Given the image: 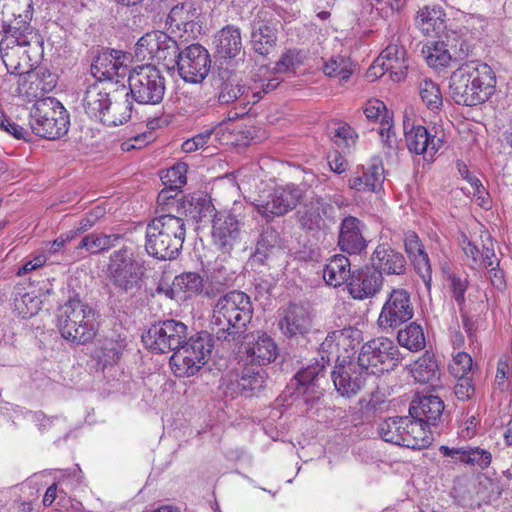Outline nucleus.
I'll list each match as a JSON object with an SVG mask.
<instances>
[{
	"label": "nucleus",
	"instance_id": "a211bd4d",
	"mask_svg": "<svg viewBox=\"0 0 512 512\" xmlns=\"http://www.w3.org/2000/svg\"><path fill=\"white\" fill-rule=\"evenodd\" d=\"M215 57L224 60L227 65L232 62L244 64L245 51L242 48L241 33L239 28L225 26L214 37Z\"/></svg>",
	"mask_w": 512,
	"mask_h": 512
},
{
	"label": "nucleus",
	"instance_id": "79ce46f5",
	"mask_svg": "<svg viewBox=\"0 0 512 512\" xmlns=\"http://www.w3.org/2000/svg\"><path fill=\"white\" fill-rule=\"evenodd\" d=\"M409 422V417H389L382 421L378 426V434L385 442L402 446L403 432H405L406 424Z\"/></svg>",
	"mask_w": 512,
	"mask_h": 512
},
{
	"label": "nucleus",
	"instance_id": "774afa93",
	"mask_svg": "<svg viewBox=\"0 0 512 512\" xmlns=\"http://www.w3.org/2000/svg\"><path fill=\"white\" fill-rule=\"evenodd\" d=\"M332 140L337 144L349 145V141L354 142L356 137L354 130L348 124H340L337 128L331 132Z\"/></svg>",
	"mask_w": 512,
	"mask_h": 512
},
{
	"label": "nucleus",
	"instance_id": "bb28decb",
	"mask_svg": "<svg viewBox=\"0 0 512 512\" xmlns=\"http://www.w3.org/2000/svg\"><path fill=\"white\" fill-rule=\"evenodd\" d=\"M444 411V402L435 395H424L414 399L409 408V414L427 426L437 427L441 422Z\"/></svg>",
	"mask_w": 512,
	"mask_h": 512
},
{
	"label": "nucleus",
	"instance_id": "72a5a7b5",
	"mask_svg": "<svg viewBox=\"0 0 512 512\" xmlns=\"http://www.w3.org/2000/svg\"><path fill=\"white\" fill-rule=\"evenodd\" d=\"M158 41L156 62L162 64L168 72H175L178 65V58H180L182 48H184L186 42L183 40L176 41L163 31H160Z\"/></svg>",
	"mask_w": 512,
	"mask_h": 512
},
{
	"label": "nucleus",
	"instance_id": "680f3d73",
	"mask_svg": "<svg viewBox=\"0 0 512 512\" xmlns=\"http://www.w3.org/2000/svg\"><path fill=\"white\" fill-rule=\"evenodd\" d=\"M364 114L369 121H377L386 115H391L384 102L378 99L369 100L364 107Z\"/></svg>",
	"mask_w": 512,
	"mask_h": 512
},
{
	"label": "nucleus",
	"instance_id": "58836bf2",
	"mask_svg": "<svg viewBox=\"0 0 512 512\" xmlns=\"http://www.w3.org/2000/svg\"><path fill=\"white\" fill-rule=\"evenodd\" d=\"M122 238L120 234L90 233L80 240L75 249H85L89 254L96 255L116 246Z\"/></svg>",
	"mask_w": 512,
	"mask_h": 512
},
{
	"label": "nucleus",
	"instance_id": "423d86ee",
	"mask_svg": "<svg viewBox=\"0 0 512 512\" xmlns=\"http://www.w3.org/2000/svg\"><path fill=\"white\" fill-rule=\"evenodd\" d=\"M144 276V262L137 258L132 247L122 246L110 254L107 278L118 293L135 295L142 288Z\"/></svg>",
	"mask_w": 512,
	"mask_h": 512
},
{
	"label": "nucleus",
	"instance_id": "cd10ccee",
	"mask_svg": "<svg viewBox=\"0 0 512 512\" xmlns=\"http://www.w3.org/2000/svg\"><path fill=\"white\" fill-rule=\"evenodd\" d=\"M384 179L382 161L375 157L366 166L363 165L361 172L357 171L355 176L349 180V187L362 192H376L382 188Z\"/></svg>",
	"mask_w": 512,
	"mask_h": 512
},
{
	"label": "nucleus",
	"instance_id": "b1692460",
	"mask_svg": "<svg viewBox=\"0 0 512 512\" xmlns=\"http://www.w3.org/2000/svg\"><path fill=\"white\" fill-rule=\"evenodd\" d=\"M324 362L316 361V363L308 365L300 370L293 378L295 381V393L304 397V402L312 405L315 400L319 399L320 392L317 391L320 377L325 373Z\"/></svg>",
	"mask_w": 512,
	"mask_h": 512
},
{
	"label": "nucleus",
	"instance_id": "603ef678",
	"mask_svg": "<svg viewBox=\"0 0 512 512\" xmlns=\"http://www.w3.org/2000/svg\"><path fill=\"white\" fill-rule=\"evenodd\" d=\"M187 169L188 166L185 163L175 164L166 171L165 175L162 176L161 179L166 186H169L171 189L178 190L186 184Z\"/></svg>",
	"mask_w": 512,
	"mask_h": 512
},
{
	"label": "nucleus",
	"instance_id": "f03ea898",
	"mask_svg": "<svg viewBox=\"0 0 512 512\" xmlns=\"http://www.w3.org/2000/svg\"><path fill=\"white\" fill-rule=\"evenodd\" d=\"M253 310L250 297L242 291L233 290L222 295L213 307L211 321L216 339L230 343L249 334L246 330L252 321Z\"/></svg>",
	"mask_w": 512,
	"mask_h": 512
},
{
	"label": "nucleus",
	"instance_id": "9d476101",
	"mask_svg": "<svg viewBox=\"0 0 512 512\" xmlns=\"http://www.w3.org/2000/svg\"><path fill=\"white\" fill-rule=\"evenodd\" d=\"M403 357L398 346L389 338L378 337L362 345L357 362L366 375H381L394 370Z\"/></svg>",
	"mask_w": 512,
	"mask_h": 512
},
{
	"label": "nucleus",
	"instance_id": "f704fd0d",
	"mask_svg": "<svg viewBox=\"0 0 512 512\" xmlns=\"http://www.w3.org/2000/svg\"><path fill=\"white\" fill-rule=\"evenodd\" d=\"M219 84L218 100L221 104L234 102L240 96L244 95L249 89L246 85H240L229 68L218 67L217 80Z\"/></svg>",
	"mask_w": 512,
	"mask_h": 512
},
{
	"label": "nucleus",
	"instance_id": "4468645a",
	"mask_svg": "<svg viewBox=\"0 0 512 512\" xmlns=\"http://www.w3.org/2000/svg\"><path fill=\"white\" fill-rule=\"evenodd\" d=\"M366 374L360 370L358 362L343 359L336 360L331 378L336 391L343 397L355 396L365 385Z\"/></svg>",
	"mask_w": 512,
	"mask_h": 512
},
{
	"label": "nucleus",
	"instance_id": "052dcab7",
	"mask_svg": "<svg viewBox=\"0 0 512 512\" xmlns=\"http://www.w3.org/2000/svg\"><path fill=\"white\" fill-rule=\"evenodd\" d=\"M449 281L452 296L460 308H462L465 303V292L468 287V281L466 278H462L456 274L449 275Z\"/></svg>",
	"mask_w": 512,
	"mask_h": 512
},
{
	"label": "nucleus",
	"instance_id": "9b49d317",
	"mask_svg": "<svg viewBox=\"0 0 512 512\" xmlns=\"http://www.w3.org/2000/svg\"><path fill=\"white\" fill-rule=\"evenodd\" d=\"M187 326L180 320H159L142 334V341L154 354L175 351L187 339Z\"/></svg>",
	"mask_w": 512,
	"mask_h": 512
},
{
	"label": "nucleus",
	"instance_id": "37998d69",
	"mask_svg": "<svg viewBox=\"0 0 512 512\" xmlns=\"http://www.w3.org/2000/svg\"><path fill=\"white\" fill-rule=\"evenodd\" d=\"M24 288L18 287L14 292V311L24 319L31 318L41 309L42 301L33 292H23Z\"/></svg>",
	"mask_w": 512,
	"mask_h": 512
},
{
	"label": "nucleus",
	"instance_id": "3c124183",
	"mask_svg": "<svg viewBox=\"0 0 512 512\" xmlns=\"http://www.w3.org/2000/svg\"><path fill=\"white\" fill-rule=\"evenodd\" d=\"M278 348L268 335L258 336V365H266L276 360Z\"/></svg>",
	"mask_w": 512,
	"mask_h": 512
},
{
	"label": "nucleus",
	"instance_id": "5fc2aeb1",
	"mask_svg": "<svg viewBox=\"0 0 512 512\" xmlns=\"http://www.w3.org/2000/svg\"><path fill=\"white\" fill-rule=\"evenodd\" d=\"M259 35L258 44L260 47H258V54L266 56L274 52L277 40L276 29L267 25L261 26Z\"/></svg>",
	"mask_w": 512,
	"mask_h": 512
},
{
	"label": "nucleus",
	"instance_id": "a19ab883",
	"mask_svg": "<svg viewBox=\"0 0 512 512\" xmlns=\"http://www.w3.org/2000/svg\"><path fill=\"white\" fill-rule=\"evenodd\" d=\"M398 344L411 352H418L425 348L426 338L423 328L417 322H410L397 332Z\"/></svg>",
	"mask_w": 512,
	"mask_h": 512
},
{
	"label": "nucleus",
	"instance_id": "69168bd1",
	"mask_svg": "<svg viewBox=\"0 0 512 512\" xmlns=\"http://www.w3.org/2000/svg\"><path fill=\"white\" fill-rule=\"evenodd\" d=\"M457 384L454 388V393L457 399L461 401L469 400L475 393V387L472 382V378L469 376L456 377Z\"/></svg>",
	"mask_w": 512,
	"mask_h": 512
},
{
	"label": "nucleus",
	"instance_id": "f8f14e48",
	"mask_svg": "<svg viewBox=\"0 0 512 512\" xmlns=\"http://www.w3.org/2000/svg\"><path fill=\"white\" fill-rule=\"evenodd\" d=\"M413 316L414 305L411 293L404 288H393L381 308L377 324L383 331L395 330L410 321Z\"/></svg>",
	"mask_w": 512,
	"mask_h": 512
},
{
	"label": "nucleus",
	"instance_id": "0eeeda50",
	"mask_svg": "<svg viewBox=\"0 0 512 512\" xmlns=\"http://www.w3.org/2000/svg\"><path fill=\"white\" fill-rule=\"evenodd\" d=\"M29 114L31 132L36 136L56 140L68 132L69 114L62 103L54 97L36 100Z\"/></svg>",
	"mask_w": 512,
	"mask_h": 512
},
{
	"label": "nucleus",
	"instance_id": "6e6d98bb",
	"mask_svg": "<svg viewBox=\"0 0 512 512\" xmlns=\"http://www.w3.org/2000/svg\"><path fill=\"white\" fill-rule=\"evenodd\" d=\"M6 6L10 17H22L32 20L34 8L32 0H6Z\"/></svg>",
	"mask_w": 512,
	"mask_h": 512
},
{
	"label": "nucleus",
	"instance_id": "f3484780",
	"mask_svg": "<svg viewBox=\"0 0 512 512\" xmlns=\"http://www.w3.org/2000/svg\"><path fill=\"white\" fill-rule=\"evenodd\" d=\"M302 198V190L295 185L277 187L268 195L266 201L258 204V213L266 217L282 216L294 209Z\"/></svg>",
	"mask_w": 512,
	"mask_h": 512
},
{
	"label": "nucleus",
	"instance_id": "e433bc0d",
	"mask_svg": "<svg viewBox=\"0 0 512 512\" xmlns=\"http://www.w3.org/2000/svg\"><path fill=\"white\" fill-rule=\"evenodd\" d=\"M93 62L91 64V73L97 79L96 81L112 82L114 77L115 56L113 49L97 47L92 50Z\"/></svg>",
	"mask_w": 512,
	"mask_h": 512
},
{
	"label": "nucleus",
	"instance_id": "39448f33",
	"mask_svg": "<svg viewBox=\"0 0 512 512\" xmlns=\"http://www.w3.org/2000/svg\"><path fill=\"white\" fill-rule=\"evenodd\" d=\"M112 88V82L95 81L87 87L82 99V106L88 117L107 127L126 123L131 118L133 111L132 102L128 99L123 108L112 105L110 95Z\"/></svg>",
	"mask_w": 512,
	"mask_h": 512
},
{
	"label": "nucleus",
	"instance_id": "ea45409f",
	"mask_svg": "<svg viewBox=\"0 0 512 512\" xmlns=\"http://www.w3.org/2000/svg\"><path fill=\"white\" fill-rule=\"evenodd\" d=\"M412 375L414 379L419 383H431L439 380L440 370L433 354L428 352L424 353L418 358L413 366Z\"/></svg>",
	"mask_w": 512,
	"mask_h": 512
},
{
	"label": "nucleus",
	"instance_id": "c85d7f7f",
	"mask_svg": "<svg viewBox=\"0 0 512 512\" xmlns=\"http://www.w3.org/2000/svg\"><path fill=\"white\" fill-rule=\"evenodd\" d=\"M32 20L22 19V17H12L7 23L2 39L9 42L18 43L22 46H36L42 48L44 39L39 30L31 25Z\"/></svg>",
	"mask_w": 512,
	"mask_h": 512
},
{
	"label": "nucleus",
	"instance_id": "7ed1b4c3",
	"mask_svg": "<svg viewBox=\"0 0 512 512\" xmlns=\"http://www.w3.org/2000/svg\"><path fill=\"white\" fill-rule=\"evenodd\" d=\"M186 236L181 217L163 214L151 220L146 229V252L158 260L175 259L182 250Z\"/></svg>",
	"mask_w": 512,
	"mask_h": 512
},
{
	"label": "nucleus",
	"instance_id": "4be33fe9",
	"mask_svg": "<svg viewBox=\"0 0 512 512\" xmlns=\"http://www.w3.org/2000/svg\"><path fill=\"white\" fill-rule=\"evenodd\" d=\"M212 222V237L218 248L228 253L241 234V224L235 215L216 213Z\"/></svg>",
	"mask_w": 512,
	"mask_h": 512
},
{
	"label": "nucleus",
	"instance_id": "aec40b11",
	"mask_svg": "<svg viewBox=\"0 0 512 512\" xmlns=\"http://www.w3.org/2000/svg\"><path fill=\"white\" fill-rule=\"evenodd\" d=\"M334 207L320 197L312 198L300 207L296 212L299 226L307 231H319L324 229L323 217L330 219Z\"/></svg>",
	"mask_w": 512,
	"mask_h": 512
},
{
	"label": "nucleus",
	"instance_id": "8fccbe9b",
	"mask_svg": "<svg viewBox=\"0 0 512 512\" xmlns=\"http://www.w3.org/2000/svg\"><path fill=\"white\" fill-rule=\"evenodd\" d=\"M323 72L329 77L348 80L352 74L351 63L344 57L331 58L324 64Z\"/></svg>",
	"mask_w": 512,
	"mask_h": 512
},
{
	"label": "nucleus",
	"instance_id": "2f4dec72",
	"mask_svg": "<svg viewBox=\"0 0 512 512\" xmlns=\"http://www.w3.org/2000/svg\"><path fill=\"white\" fill-rule=\"evenodd\" d=\"M22 45L1 39L0 55L8 71L13 75H24L30 72L32 65L29 63L30 57L22 50Z\"/></svg>",
	"mask_w": 512,
	"mask_h": 512
},
{
	"label": "nucleus",
	"instance_id": "864d4df0",
	"mask_svg": "<svg viewBox=\"0 0 512 512\" xmlns=\"http://www.w3.org/2000/svg\"><path fill=\"white\" fill-rule=\"evenodd\" d=\"M0 129L9 133L17 140H23L25 142L32 140L31 132L7 118L2 109H0Z\"/></svg>",
	"mask_w": 512,
	"mask_h": 512
},
{
	"label": "nucleus",
	"instance_id": "ddd939ff",
	"mask_svg": "<svg viewBox=\"0 0 512 512\" xmlns=\"http://www.w3.org/2000/svg\"><path fill=\"white\" fill-rule=\"evenodd\" d=\"M177 63L175 71L179 77L187 83L198 84L208 76L212 61L204 46L199 43H185Z\"/></svg>",
	"mask_w": 512,
	"mask_h": 512
},
{
	"label": "nucleus",
	"instance_id": "c9c22d12",
	"mask_svg": "<svg viewBox=\"0 0 512 512\" xmlns=\"http://www.w3.org/2000/svg\"><path fill=\"white\" fill-rule=\"evenodd\" d=\"M351 264L349 259L341 254L333 256L323 269V279L332 287H338L350 281Z\"/></svg>",
	"mask_w": 512,
	"mask_h": 512
},
{
	"label": "nucleus",
	"instance_id": "bf43d9fd",
	"mask_svg": "<svg viewBox=\"0 0 512 512\" xmlns=\"http://www.w3.org/2000/svg\"><path fill=\"white\" fill-rule=\"evenodd\" d=\"M379 135L386 147L393 150L397 147V138L393 131L391 115H386L380 120Z\"/></svg>",
	"mask_w": 512,
	"mask_h": 512
},
{
	"label": "nucleus",
	"instance_id": "4c0bfd02",
	"mask_svg": "<svg viewBox=\"0 0 512 512\" xmlns=\"http://www.w3.org/2000/svg\"><path fill=\"white\" fill-rule=\"evenodd\" d=\"M431 433L429 426L410 416L403 432L402 446L411 449L425 448L431 442Z\"/></svg>",
	"mask_w": 512,
	"mask_h": 512
},
{
	"label": "nucleus",
	"instance_id": "dca6fc26",
	"mask_svg": "<svg viewBox=\"0 0 512 512\" xmlns=\"http://www.w3.org/2000/svg\"><path fill=\"white\" fill-rule=\"evenodd\" d=\"M384 277L370 265L352 272L347 289L353 299L365 300L373 298L382 289Z\"/></svg>",
	"mask_w": 512,
	"mask_h": 512
},
{
	"label": "nucleus",
	"instance_id": "c03bdc74",
	"mask_svg": "<svg viewBox=\"0 0 512 512\" xmlns=\"http://www.w3.org/2000/svg\"><path fill=\"white\" fill-rule=\"evenodd\" d=\"M200 10L192 1H185L175 5L169 12L167 24L170 27L180 28L200 18Z\"/></svg>",
	"mask_w": 512,
	"mask_h": 512
},
{
	"label": "nucleus",
	"instance_id": "0e129e2a",
	"mask_svg": "<svg viewBox=\"0 0 512 512\" xmlns=\"http://www.w3.org/2000/svg\"><path fill=\"white\" fill-rule=\"evenodd\" d=\"M106 211L102 206H95L89 210L83 218L80 219L77 225V231L85 232L93 227L99 219L104 217Z\"/></svg>",
	"mask_w": 512,
	"mask_h": 512
},
{
	"label": "nucleus",
	"instance_id": "412c9836",
	"mask_svg": "<svg viewBox=\"0 0 512 512\" xmlns=\"http://www.w3.org/2000/svg\"><path fill=\"white\" fill-rule=\"evenodd\" d=\"M362 222L351 215L344 217L339 226L338 246L349 255H360L366 250L367 241L362 234Z\"/></svg>",
	"mask_w": 512,
	"mask_h": 512
},
{
	"label": "nucleus",
	"instance_id": "7c9ffc66",
	"mask_svg": "<svg viewBox=\"0 0 512 512\" xmlns=\"http://www.w3.org/2000/svg\"><path fill=\"white\" fill-rule=\"evenodd\" d=\"M125 347V339L119 335L104 337L98 340L92 355L93 359L97 362L98 369L104 371L107 367L116 365Z\"/></svg>",
	"mask_w": 512,
	"mask_h": 512
},
{
	"label": "nucleus",
	"instance_id": "c756f323",
	"mask_svg": "<svg viewBox=\"0 0 512 512\" xmlns=\"http://www.w3.org/2000/svg\"><path fill=\"white\" fill-rule=\"evenodd\" d=\"M381 65L386 68L391 80L400 82L405 79L409 67L406 49L398 43H390L378 56Z\"/></svg>",
	"mask_w": 512,
	"mask_h": 512
},
{
	"label": "nucleus",
	"instance_id": "e2e57ef3",
	"mask_svg": "<svg viewBox=\"0 0 512 512\" xmlns=\"http://www.w3.org/2000/svg\"><path fill=\"white\" fill-rule=\"evenodd\" d=\"M343 337V333L341 331H332L328 333L325 340L321 343L319 347V353L321 354V362L324 364H328L330 362L329 355L333 352L334 348L337 347L339 340Z\"/></svg>",
	"mask_w": 512,
	"mask_h": 512
},
{
	"label": "nucleus",
	"instance_id": "393cba45",
	"mask_svg": "<svg viewBox=\"0 0 512 512\" xmlns=\"http://www.w3.org/2000/svg\"><path fill=\"white\" fill-rule=\"evenodd\" d=\"M177 210L196 223L211 222L217 213L210 197L204 193H195L176 200Z\"/></svg>",
	"mask_w": 512,
	"mask_h": 512
},
{
	"label": "nucleus",
	"instance_id": "20e7f679",
	"mask_svg": "<svg viewBox=\"0 0 512 512\" xmlns=\"http://www.w3.org/2000/svg\"><path fill=\"white\" fill-rule=\"evenodd\" d=\"M58 327L61 336L72 345H86L97 335L95 310L83 303L78 295L69 298L59 309Z\"/></svg>",
	"mask_w": 512,
	"mask_h": 512
},
{
	"label": "nucleus",
	"instance_id": "338daca9",
	"mask_svg": "<svg viewBox=\"0 0 512 512\" xmlns=\"http://www.w3.org/2000/svg\"><path fill=\"white\" fill-rule=\"evenodd\" d=\"M404 247L410 259L426 252L422 241L420 240L418 235L412 231H409L405 234Z\"/></svg>",
	"mask_w": 512,
	"mask_h": 512
},
{
	"label": "nucleus",
	"instance_id": "4d7b16f0",
	"mask_svg": "<svg viewBox=\"0 0 512 512\" xmlns=\"http://www.w3.org/2000/svg\"><path fill=\"white\" fill-rule=\"evenodd\" d=\"M416 273L421 277L425 286L429 289L432 282V268L426 252L411 258Z\"/></svg>",
	"mask_w": 512,
	"mask_h": 512
},
{
	"label": "nucleus",
	"instance_id": "13d9d810",
	"mask_svg": "<svg viewBox=\"0 0 512 512\" xmlns=\"http://www.w3.org/2000/svg\"><path fill=\"white\" fill-rule=\"evenodd\" d=\"M472 368V358L466 352H459L454 356L452 363L449 365V370L454 377L468 376Z\"/></svg>",
	"mask_w": 512,
	"mask_h": 512
},
{
	"label": "nucleus",
	"instance_id": "f257e3e1",
	"mask_svg": "<svg viewBox=\"0 0 512 512\" xmlns=\"http://www.w3.org/2000/svg\"><path fill=\"white\" fill-rule=\"evenodd\" d=\"M496 76L486 63L469 61L452 72L449 78V96L462 106H476L486 102L494 93Z\"/></svg>",
	"mask_w": 512,
	"mask_h": 512
},
{
	"label": "nucleus",
	"instance_id": "5701e85b",
	"mask_svg": "<svg viewBox=\"0 0 512 512\" xmlns=\"http://www.w3.org/2000/svg\"><path fill=\"white\" fill-rule=\"evenodd\" d=\"M370 266L378 270L381 276L404 275L406 259L404 255L387 245H378L370 257Z\"/></svg>",
	"mask_w": 512,
	"mask_h": 512
},
{
	"label": "nucleus",
	"instance_id": "09e8293b",
	"mask_svg": "<svg viewBox=\"0 0 512 512\" xmlns=\"http://www.w3.org/2000/svg\"><path fill=\"white\" fill-rule=\"evenodd\" d=\"M422 53L427 64L433 68L446 67L451 61V56L444 42H433L430 45H425Z\"/></svg>",
	"mask_w": 512,
	"mask_h": 512
},
{
	"label": "nucleus",
	"instance_id": "a878e982",
	"mask_svg": "<svg viewBox=\"0 0 512 512\" xmlns=\"http://www.w3.org/2000/svg\"><path fill=\"white\" fill-rule=\"evenodd\" d=\"M311 327V316L308 309L296 303H290L280 315L279 328L287 337L303 335Z\"/></svg>",
	"mask_w": 512,
	"mask_h": 512
},
{
	"label": "nucleus",
	"instance_id": "49530a36",
	"mask_svg": "<svg viewBox=\"0 0 512 512\" xmlns=\"http://www.w3.org/2000/svg\"><path fill=\"white\" fill-rule=\"evenodd\" d=\"M174 279L182 300L192 298L204 291V279L196 272H184L175 276Z\"/></svg>",
	"mask_w": 512,
	"mask_h": 512
},
{
	"label": "nucleus",
	"instance_id": "473e14b6",
	"mask_svg": "<svg viewBox=\"0 0 512 512\" xmlns=\"http://www.w3.org/2000/svg\"><path fill=\"white\" fill-rule=\"evenodd\" d=\"M439 451L444 456L454 458L469 466H477L482 470L488 468L492 461L490 451L480 447L450 448L443 445L439 448Z\"/></svg>",
	"mask_w": 512,
	"mask_h": 512
},
{
	"label": "nucleus",
	"instance_id": "1a4fd4ad",
	"mask_svg": "<svg viewBox=\"0 0 512 512\" xmlns=\"http://www.w3.org/2000/svg\"><path fill=\"white\" fill-rule=\"evenodd\" d=\"M126 99L141 105H157L163 101L166 82L161 71L152 64L133 67L128 76Z\"/></svg>",
	"mask_w": 512,
	"mask_h": 512
},
{
	"label": "nucleus",
	"instance_id": "de8ad7c7",
	"mask_svg": "<svg viewBox=\"0 0 512 512\" xmlns=\"http://www.w3.org/2000/svg\"><path fill=\"white\" fill-rule=\"evenodd\" d=\"M419 95L422 102L431 111H438L443 106V96L439 85L430 78H422L418 82Z\"/></svg>",
	"mask_w": 512,
	"mask_h": 512
},
{
	"label": "nucleus",
	"instance_id": "6ab92c4d",
	"mask_svg": "<svg viewBox=\"0 0 512 512\" xmlns=\"http://www.w3.org/2000/svg\"><path fill=\"white\" fill-rule=\"evenodd\" d=\"M256 336L254 333L244 335L238 348V355L246 364L237 381L238 392L245 397L254 396V384L256 383L255 361Z\"/></svg>",
	"mask_w": 512,
	"mask_h": 512
},
{
	"label": "nucleus",
	"instance_id": "a18cd8bd",
	"mask_svg": "<svg viewBox=\"0 0 512 512\" xmlns=\"http://www.w3.org/2000/svg\"><path fill=\"white\" fill-rule=\"evenodd\" d=\"M159 33L160 31L148 32L137 41L134 48V57L137 61L146 62V64L156 61Z\"/></svg>",
	"mask_w": 512,
	"mask_h": 512
},
{
	"label": "nucleus",
	"instance_id": "2eb2a0df",
	"mask_svg": "<svg viewBox=\"0 0 512 512\" xmlns=\"http://www.w3.org/2000/svg\"><path fill=\"white\" fill-rule=\"evenodd\" d=\"M422 125H412L408 130L406 122H404L405 142L408 150L417 155H423L425 161H433L435 154L443 145L442 136H438L437 132Z\"/></svg>",
	"mask_w": 512,
	"mask_h": 512
},
{
	"label": "nucleus",
	"instance_id": "6e6552de",
	"mask_svg": "<svg viewBox=\"0 0 512 512\" xmlns=\"http://www.w3.org/2000/svg\"><path fill=\"white\" fill-rule=\"evenodd\" d=\"M213 346L212 334L197 332L179 345L170 357L169 364L176 375L193 376L208 362Z\"/></svg>",
	"mask_w": 512,
	"mask_h": 512
}]
</instances>
